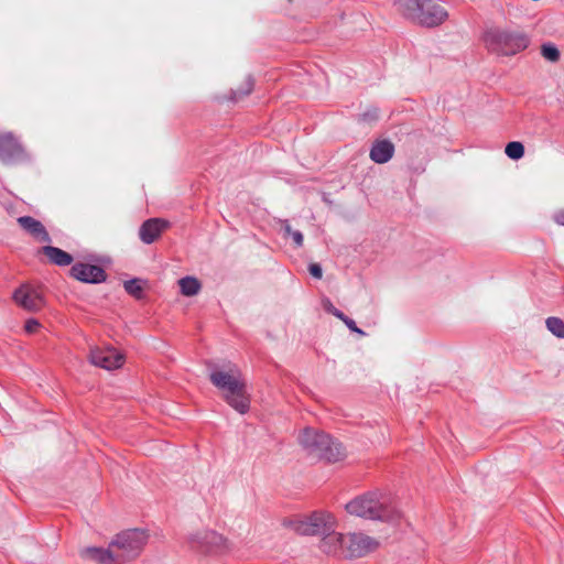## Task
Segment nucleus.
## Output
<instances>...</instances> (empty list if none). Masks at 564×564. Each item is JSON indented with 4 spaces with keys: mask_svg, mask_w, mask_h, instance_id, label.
I'll list each match as a JSON object with an SVG mask.
<instances>
[{
    "mask_svg": "<svg viewBox=\"0 0 564 564\" xmlns=\"http://www.w3.org/2000/svg\"><path fill=\"white\" fill-rule=\"evenodd\" d=\"M14 302L30 312H36L44 305L42 295L29 285H21L13 293Z\"/></svg>",
    "mask_w": 564,
    "mask_h": 564,
    "instance_id": "f8f14e48",
    "label": "nucleus"
},
{
    "mask_svg": "<svg viewBox=\"0 0 564 564\" xmlns=\"http://www.w3.org/2000/svg\"><path fill=\"white\" fill-rule=\"evenodd\" d=\"M337 522L335 517L326 511H314L310 516L293 522V529L301 535L323 536L327 532L336 530Z\"/></svg>",
    "mask_w": 564,
    "mask_h": 564,
    "instance_id": "423d86ee",
    "label": "nucleus"
},
{
    "mask_svg": "<svg viewBox=\"0 0 564 564\" xmlns=\"http://www.w3.org/2000/svg\"><path fill=\"white\" fill-rule=\"evenodd\" d=\"M553 220L561 225V226H564V210H560V212H556L554 215H553Z\"/></svg>",
    "mask_w": 564,
    "mask_h": 564,
    "instance_id": "2f4dec72",
    "label": "nucleus"
},
{
    "mask_svg": "<svg viewBox=\"0 0 564 564\" xmlns=\"http://www.w3.org/2000/svg\"><path fill=\"white\" fill-rule=\"evenodd\" d=\"M339 319L349 328V330L360 336L366 335V333L356 325L355 321L349 318L347 315L344 314Z\"/></svg>",
    "mask_w": 564,
    "mask_h": 564,
    "instance_id": "bb28decb",
    "label": "nucleus"
},
{
    "mask_svg": "<svg viewBox=\"0 0 564 564\" xmlns=\"http://www.w3.org/2000/svg\"><path fill=\"white\" fill-rule=\"evenodd\" d=\"M542 56L551 62H556L560 58V52L557 47L552 43H545L541 50Z\"/></svg>",
    "mask_w": 564,
    "mask_h": 564,
    "instance_id": "a878e982",
    "label": "nucleus"
},
{
    "mask_svg": "<svg viewBox=\"0 0 564 564\" xmlns=\"http://www.w3.org/2000/svg\"><path fill=\"white\" fill-rule=\"evenodd\" d=\"M144 281L141 279H131L123 283V288L128 294L140 300L143 295Z\"/></svg>",
    "mask_w": 564,
    "mask_h": 564,
    "instance_id": "5701e85b",
    "label": "nucleus"
},
{
    "mask_svg": "<svg viewBox=\"0 0 564 564\" xmlns=\"http://www.w3.org/2000/svg\"><path fill=\"white\" fill-rule=\"evenodd\" d=\"M91 364L106 370L118 369L123 364V355L112 347L94 348L89 355Z\"/></svg>",
    "mask_w": 564,
    "mask_h": 564,
    "instance_id": "9b49d317",
    "label": "nucleus"
},
{
    "mask_svg": "<svg viewBox=\"0 0 564 564\" xmlns=\"http://www.w3.org/2000/svg\"><path fill=\"white\" fill-rule=\"evenodd\" d=\"M378 118H379V112H378V109L376 107H371V108L367 109L361 115V120L365 121V122H372V121L378 120Z\"/></svg>",
    "mask_w": 564,
    "mask_h": 564,
    "instance_id": "c85d7f7f",
    "label": "nucleus"
},
{
    "mask_svg": "<svg viewBox=\"0 0 564 564\" xmlns=\"http://www.w3.org/2000/svg\"><path fill=\"white\" fill-rule=\"evenodd\" d=\"M148 534L140 529L127 530L119 533L111 542L116 549L117 564H123L137 557L147 544Z\"/></svg>",
    "mask_w": 564,
    "mask_h": 564,
    "instance_id": "39448f33",
    "label": "nucleus"
},
{
    "mask_svg": "<svg viewBox=\"0 0 564 564\" xmlns=\"http://www.w3.org/2000/svg\"><path fill=\"white\" fill-rule=\"evenodd\" d=\"M505 152L508 158L519 160L524 155V147L521 142L511 141L506 145Z\"/></svg>",
    "mask_w": 564,
    "mask_h": 564,
    "instance_id": "393cba45",
    "label": "nucleus"
},
{
    "mask_svg": "<svg viewBox=\"0 0 564 564\" xmlns=\"http://www.w3.org/2000/svg\"><path fill=\"white\" fill-rule=\"evenodd\" d=\"M322 304H323V307L324 310L334 315L335 317H337L338 319L344 315V313L341 311H339L338 308H336L333 303L330 302L329 299H324L322 301Z\"/></svg>",
    "mask_w": 564,
    "mask_h": 564,
    "instance_id": "cd10ccee",
    "label": "nucleus"
},
{
    "mask_svg": "<svg viewBox=\"0 0 564 564\" xmlns=\"http://www.w3.org/2000/svg\"><path fill=\"white\" fill-rule=\"evenodd\" d=\"M546 329L557 338H564V321L556 316H550L545 319Z\"/></svg>",
    "mask_w": 564,
    "mask_h": 564,
    "instance_id": "4be33fe9",
    "label": "nucleus"
},
{
    "mask_svg": "<svg viewBox=\"0 0 564 564\" xmlns=\"http://www.w3.org/2000/svg\"><path fill=\"white\" fill-rule=\"evenodd\" d=\"M39 327H40V323H39V321H36L34 318L28 319L25 323V326H24L25 332L30 333V334L34 333Z\"/></svg>",
    "mask_w": 564,
    "mask_h": 564,
    "instance_id": "7c9ffc66",
    "label": "nucleus"
},
{
    "mask_svg": "<svg viewBox=\"0 0 564 564\" xmlns=\"http://www.w3.org/2000/svg\"><path fill=\"white\" fill-rule=\"evenodd\" d=\"M188 543L192 549L202 552H223L227 549L226 539L215 531L204 530L192 533L188 536Z\"/></svg>",
    "mask_w": 564,
    "mask_h": 564,
    "instance_id": "1a4fd4ad",
    "label": "nucleus"
},
{
    "mask_svg": "<svg viewBox=\"0 0 564 564\" xmlns=\"http://www.w3.org/2000/svg\"><path fill=\"white\" fill-rule=\"evenodd\" d=\"M308 272L315 278V279H322L323 276V270L322 267L318 263H311L308 265Z\"/></svg>",
    "mask_w": 564,
    "mask_h": 564,
    "instance_id": "c756f323",
    "label": "nucleus"
},
{
    "mask_svg": "<svg viewBox=\"0 0 564 564\" xmlns=\"http://www.w3.org/2000/svg\"><path fill=\"white\" fill-rule=\"evenodd\" d=\"M297 440L308 455L328 462H337L345 455L340 443L334 441L328 434L312 427L303 429Z\"/></svg>",
    "mask_w": 564,
    "mask_h": 564,
    "instance_id": "7ed1b4c3",
    "label": "nucleus"
},
{
    "mask_svg": "<svg viewBox=\"0 0 564 564\" xmlns=\"http://www.w3.org/2000/svg\"><path fill=\"white\" fill-rule=\"evenodd\" d=\"M70 274L76 280L85 283H101L107 278L101 267L88 263L74 264L70 269Z\"/></svg>",
    "mask_w": 564,
    "mask_h": 564,
    "instance_id": "ddd939ff",
    "label": "nucleus"
},
{
    "mask_svg": "<svg viewBox=\"0 0 564 564\" xmlns=\"http://www.w3.org/2000/svg\"><path fill=\"white\" fill-rule=\"evenodd\" d=\"M344 546V558L356 560L361 558L377 551L380 542L362 532H351L346 534Z\"/></svg>",
    "mask_w": 564,
    "mask_h": 564,
    "instance_id": "0eeeda50",
    "label": "nucleus"
},
{
    "mask_svg": "<svg viewBox=\"0 0 564 564\" xmlns=\"http://www.w3.org/2000/svg\"><path fill=\"white\" fill-rule=\"evenodd\" d=\"M181 293L184 296H194L198 294L202 289L199 280L195 276H184L178 280Z\"/></svg>",
    "mask_w": 564,
    "mask_h": 564,
    "instance_id": "aec40b11",
    "label": "nucleus"
},
{
    "mask_svg": "<svg viewBox=\"0 0 564 564\" xmlns=\"http://www.w3.org/2000/svg\"><path fill=\"white\" fill-rule=\"evenodd\" d=\"M210 382L220 391L223 399L240 414L249 411L250 399L239 367L231 361H206Z\"/></svg>",
    "mask_w": 564,
    "mask_h": 564,
    "instance_id": "f257e3e1",
    "label": "nucleus"
},
{
    "mask_svg": "<svg viewBox=\"0 0 564 564\" xmlns=\"http://www.w3.org/2000/svg\"><path fill=\"white\" fill-rule=\"evenodd\" d=\"M19 225L40 242H50L51 237L41 221L31 216H21L18 218Z\"/></svg>",
    "mask_w": 564,
    "mask_h": 564,
    "instance_id": "dca6fc26",
    "label": "nucleus"
},
{
    "mask_svg": "<svg viewBox=\"0 0 564 564\" xmlns=\"http://www.w3.org/2000/svg\"><path fill=\"white\" fill-rule=\"evenodd\" d=\"M253 88V78L251 74L246 73L242 78V86L231 89V100H239L242 97L249 95L252 91Z\"/></svg>",
    "mask_w": 564,
    "mask_h": 564,
    "instance_id": "412c9836",
    "label": "nucleus"
},
{
    "mask_svg": "<svg viewBox=\"0 0 564 564\" xmlns=\"http://www.w3.org/2000/svg\"><path fill=\"white\" fill-rule=\"evenodd\" d=\"M394 153V145L389 140H377L370 149V159L378 164L390 161Z\"/></svg>",
    "mask_w": 564,
    "mask_h": 564,
    "instance_id": "a211bd4d",
    "label": "nucleus"
},
{
    "mask_svg": "<svg viewBox=\"0 0 564 564\" xmlns=\"http://www.w3.org/2000/svg\"><path fill=\"white\" fill-rule=\"evenodd\" d=\"M117 551L112 547V543L108 549L86 547L82 551V556L96 561L99 564H117Z\"/></svg>",
    "mask_w": 564,
    "mask_h": 564,
    "instance_id": "f3484780",
    "label": "nucleus"
},
{
    "mask_svg": "<svg viewBox=\"0 0 564 564\" xmlns=\"http://www.w3.org/2000/svg\"><path fill=\"white\" fill-rule=\"evenodd\" d=\"M413 19L421 25L433 28L444 22L446 11L438 4L432 2H413Z\"/></svg>",
    "mask_w": 564,
    "mask_h": 564,
    "instance_id": "6e6552de",
    "label": "nucleus"
},
{
    "mask_svg": "<svg viewBox=\"0 0 564 564\" xmlns=\"http://www.w3.org/2000/svg\"><path fill=\"white\" fill-rule=\"evenodd\" d=\"M345 508L349 514L368 520L394 522L401 518V512L393 505L390 496L380 491L356 497Z\"/></svg>",
    "mask_w": 564,
    "mask_h": 564,
    "instance_id": "f03ea898",
    "label": "nucleus"
},
{
    "mask_svg": "<svg viewBox=\"0 0 564 564\" xmlns=\"http://www.w3.org/2000/svg\"><path fill=\"white\" fill-rule=\"evenodd\" d=\"M26 159V153L19 140L11 132L0 133V161L14 164Z\"/></svg>",
    "mask_w": 564,
    "mask_h": 564,
    "instance_id": "9d476101",
    "label": "nucleus"
},
{
    "mask_svg": "<svg viewBox=\"0 0 564 564\" xmlns=\"http://www.w3.org/2000/svg\"><path fill=\"white\" fill-rule=\"evenodd\" d=\"M42 253L56 265L65 267L73 262V257L68 252L57 247L44 246L42 248Z\"/></svg>",
    "mask_w": 564,
    "mask_h": 564,
    "instance_id": "6ab92c4d",
    "label": "nucleus"
},
{
    "mask_svg": "<svg viewBox=\"0 0 564 564\" xmlns=\"http://www.w3.org/2000/svg\"><path fill=\"white\" fill-rule=\"evenodd\" d=\"M281 229L284 231L285 237H291L295 247L300 248L303 246L304 237L299 230H293L289 220L281 221Z\"/></svg>",
    "mask_w": 564,
    "mask_h": 564,
    "instance_id": "b1692460",
    "label": "nucleus"
},
{
    "mask_svg": "<svg viewBox=\"0 0 564 564\" xmlns=\"http://www.w3.org/2000/svg\"><path fill=\"white\" fill-rule=\"evenodd\" d=\"M484 39L489 50L503 54H516L525 50L530 44V39L527 34L498 28L486 31Z\"/></svg>",
    "mask_w": 564,
    "mask_h": 564,
    "instance_id": "20e7f679",
    "label": "nucleus"
},
{
    "mask_svg": "<svg viewBox=\"0 0 564 564\" xmlns=\"http://www.w3.org/2000/svg\"><path fill=\"white\" fill-rule=\"evenodd\" d=\"M170 223L162 218H150L139 229V238L143 243L154 242L169 228Z\"/></svg>",
    "mask_w": 564,
    "mask_h": 564,
    "instance_id": "2eb2a0df",
    "label": "nucleus"
},
{
    "mask_svg": "<svg viewBox=\"0 0 564 564\" xmlns=\"http://www.w3.org/2000/svg\"><path fill=\"white\" fill-rule=\"evenodd\" d=\"M345 540L346 534L338 533L334 530L322 536L318 547L326 555L344 558Z\"/></svg>",
    "mask_w": 564,
    "mask_h": 564,
    "instance_id": "4468645a",
    "label": "nucleus"
}]
</instances>
